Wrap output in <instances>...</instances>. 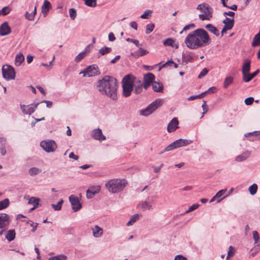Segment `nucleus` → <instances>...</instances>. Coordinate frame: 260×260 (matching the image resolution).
I'll return each instance as SVG.
<instances>
[{
	"label": "nucleus",
	"instance_id": "obj_1",
	"mask_svg": "<svg viewBox=\"0 0 260 260\" xmlns=\"http://www.w3.org/2000/svg\"><path fill=\"white\" fill-rule=\"evenodd\" d=\"M211 39L203 28H198L188 34L184 40L186 46L190 49H197L208 45Z\"/></svg>",
	"mask_w": 260,
	"mask_h": 260
},
{
	"label": "nucleus",
	"instance_id": "obj_2",
	"mask_svg": "<svg viewBox=\"0 0 260 260\" xmlns=\"http://www.w3.org/2000/svg\"><path fill=\"white\" fill-rule=\"evenodd\" d=\"M96 87L102 94L106 95L114 101L117 99L118 85L114 78L109 76H104L98 81Z\"/></svg>",
	"mask_w": 260,
	"mask_h": 260
},
{
	"label": "nucleus",
	"instance_id": "obj_3",
	"mask_svg": "<svg viewBox=\"0 0 260 260\" xmlns=\"http://www.w3.org/2000/svg\"><path fill=\"white\" fill-rule=\"evenodd\" d=\"M128 184L125 179H112L107 181L105 187L112 193H117L122 191Z\"/></svg>",
	"mask_w": 260,
	"mask_h": 260
},
{
	"label": "nucleus",
	"instance_id": "obj_4",
	"mask_svg": "<svg viewBox=\"0 0 260 260\" xmlns=\"http://www.w3.org/2000/svg\"><path fill=\"white\" fill-rule=\"evenodd\" d=\"M197 9L203 12V14L199 15L200 20H210L212 17L213 9L208 4L202 3L197 6Z\"/></svg>",
	"mask_w": 260,
	"mask_h": 260
},
{
	"label": "nucleus",
	"instance_id": "obj_5",
	"mask_svg": "<svg viewBox=\"0 0 260 260\" xmlns=\"http://www.w3.org/2000/svg\"><path fill=\"white\" fill-rule=\"evenodd\" d=\"M164 103V100L157 99L149 105L145 109L140 111V114L143 116H147L152 114L158 107Z\"/></svg>",
	"mask_w": 260,
	"mask_h": 260
},
{
	"label": "nucleus",
	"instance_id": "obj_6",
	"mask_svg": "<svg viewBox=\"0 0 260 260\" xmlns=\"http://www.w3.org/2000/svg\"><path fill=\"white\" fill-rule=\"evenodd\" d=\"M131 78L130 75H127L122 80L123 95L124 97L129 96L134 89V86Z\"/></svg>",
	"mask_w": 260,
	"mask_h": 260
},
{
	"label": "nucleus",
	"instance_id": "obj_7",
	"mask_svg": "<svg viewBox=\"0 0 260 260\" xmlns=\"http://www.w3.org/2000/svg\"><path fill=\"white\" fill-rule=\"evenodd\" d=\"M3 78L7 81L14 80L15 78L16 73L14 69L10 65H4L2 69Z\"/></svg>",
	"mask_w": 260,
	"mask_h": 260
},
{
	"label": "nucleus",
	"instance_id": "obj_8",
	"mask_svg": "<svg viewBox=\"0 0 260 260\" xmlns=\"http://www.w3.org/2000/svg\"><path fill=\"white\" fill-rule=\"evenodd\" d=\"M192 143V141L187 139H180L169 145L165 149V151H170L174 149L188 145Z\"/></svg>",
	"mask_w": 260,
	"mask_h": 260
},
{
	"label": "nucleus",
	"instance_id": "obj_9",
	"mask_svg": "<svg viewBox=\"0 0 260 260\" xmlns=\"http://www.w3.org/2000/svg\"><path fill=\"white\" fill-rule=\"evenodd\" d=\"M41 147L46 152H54L57 148V145L53 140L43 141L40 143Z\"/></svg>",
	"mask_w": 260,
	"mask_h": 260
},
{
	"label": "nucleus",
	"instance_id": "obj_10",
	"mask_svg": "<svg viewBox=\"0 0 260 260\" xmlns=\"http://www.w3.org/2000/svg\"><path fill=\"white\" fill-rule=\"evenodd\" d=\"M79 74H82L84 77L95 76L99 74L98 68L96 65H91L86 68L85 70L81 71Z\"/></svg>",
	"mask_w": 260,
	"mask_h": 260
},
{
	"label": "nucleus",
	"instance_id": "obj_11",
	"mask_svg": "<svg viewBox=\"0 0 260 260\" xmlns=\"http://www.w3.org/2000/svg\"><path fill=\"white\" fill-rule=\"evenodd\" d=\"M69 199L71 204L72 210L74 212L79 211L82 208V204L79 198L75 195L70 196Z\"/></svg>",
	"mask_w": 260,
	"mask_h": 260
},
{
	"label": "nucleus",
	"instance_id": "obj_12",
	"mask_svg": "<svg viewBox=\"0 0 260 260\" xmlns=\"http://www.w3.org/2000/svg\"><path fill=\"white\" fill-rule=\"evenodd\" d=\"M38 105L39 103H37L36 105H20V108L24 114L30 115L35 112Z\"/></svg>",
	"mask_w": 260,
	"mask_h": 260
},
{
	"label": "nucleus",
	"instance_id": "obj_13",
	"mask_svg": "<svg viewBox=\"0 0 260 260\" xmlns=\"http://www.w3.org/2000/svg\"><path fill=\"white\" fill-rule=\"evenodd\" d=\"M155 76L151 73H148L145 74L144 76V88L147 89V88L153 82Z\"/></svg>",
	"mask_w": 260,
	"mask_h": 260
},
{
	"label": "nucleus",
	"instance_id": "obj_14",
	"mask_svg": "<svg viewBox=\"0 0 260 260\" xmlns=\"http://www.w3.org/2000/svg\"><path fill=\"white\" fill-rule=\"evenodd\" d=\"M101 186L99 185L90 186L86 190V197L87 199H91L94 196L100 192Z\"/></svg>",
	"mask_w": 260,
	"mask_h": 260
},
{
	"label": "nucleus",
	"instance_id": "obj_15",
	"mask_svg": "<svg viewBox=\"0 0 260 260\" xmlns=\"http://www.w3.org/2000/svg\"><path fill=\"white\" fill-rule=\"evenodd\" d=\"M10 223V216L6 213H0V229L8 226Z\"/></svg>",
	"mask_w": 260,
	"mask_h": 260
},
{
	"label": "nucleus",
	"instance_id": "obj_16",
	"mask_svg": "<svg viewBox=\"0 0 260 260\" xmlns=\"http://www.w3.org/2000/svg\"><path fill=\"white\" fill-rule=\"evenodd\" d=\"M179 121L176 117L173 118L169 123L167 127V131L169 133L175 131L178 128Z\"/></svg>",
	"mask_w": 260,
	"mask_h": 260
},
{
	"label": "nucleus",
	"instance_id": "obj_17",
	"mask_svg": "<svg viewBox=\"0 0 260 260\" xmlns=\"http://www.w3.org/2000/svg\"><path fill=\"white\" fill-rule=\"evenodd\" d=\"M92 136L94 139L100 141H102L106 139V137L103 135L102 131L100 128H96L93 130Z\"/></svg>",
	"mask_w": 260,
	"mask_h": 260
},
{
	"label": "nucleus",
	"instance_id": "obj_18",
	"mask_svg": "<svg viewBox=\"0 0 260 260\" xmlns=\"http://www.w3.org/2000/svg\"><path fill=\"white\" fill-rule=\"evenodd\" d=\"M11 32V28L7 22H4L0 26V36H4Z\"/></svg>",
	"mask_w": 260,
	"mask_h": 260
},
{
	"label": "nucleus",
	"instance_id": "obj_19",
	"mask_svg": "<svg viewBox=\"0 0 260 260\" xmlns=\"http://www.w3.org/2000/svg\"><path fill=\"white\" fill-rule=\"evenodd\" d=\"M251 60L248 58L244 59V62L242 67V74L249 73L250 71Z\"/></svg>",
	"mask_w": 260,
	"mask_h": 260
},
{
	"label": "nucleus",
	"instance_id": "obj_20",
	"mask_svg": "<svg viewBox=\"0 0 260 260\" xmlns=\"http://www.w3.org/2000/svg\"><path fill=\"white\" fill-rule=\"evenodd\" d=\"M250 151H246L244 152L242 154L236 156L235 158V161L238 162L244 161L247 159L250 156Z\"/></svg>",
	"mask_w": 260,
	"mask_h": 260
},
{
	"label": "nucleus",
	"instance_id": "obj_21",
	"mask_svg": "<svg viewBox=\"0 0 260 260\" xmlns=\"http://www.w3.org/2000/svg\"><path fill=\"white\" fill-rule=\"evenodd\" d=\"M93 236L95 238H100L103 234V230L99 225H96L92 228Z\"/></svg>",
	"mask_w": 260,
	"mask_h": 260
},
{
	"label": "nucleus",
	"instance_id": "obj_22",
	"mask_svg": "<svg viewBox=\"0 0 260 260\" xmlns=\"http://www.w3.org/2000/svg\"><path fill=\"white\" fill-rule=\"evenodd\" d=\"M234 18L231 19L226 17L225 19L223 21V23L224 24V27H226L228 29H232L234 26Z\"/></svg>",
	"mask_w": 260,
	"mask_h": 260
},
{
	"label": "nucleus",
	"instance_id": "obj_23",
	"mask_svg": "<svg viewBox=\"0 0 260 260\" xmlns=\"http://www.w3.org/2000/svg\"><path fill=\"white\" fill-rule=\"evenodd\" d=\"M148 53V51L140 47L139 49L131 53V55L136 58L143 56Z\"/></svg>",
	"mask_w": 260,
	"mask_h": 260
},
{
	"label": "nucleus",
	"instance_id": "obj_24",
	"mask_svg": "<svg viewBox=\"0 0 260 260\" xmlns=\"http://www.w3.org/2000/svg\"><path fill=\"white\" fill-rule=\"evenodd\" d=\"M51 8V5L50 3L47 0H45L41 8L42 13L44 15H46Z\"/></svg>",
	"mask_w": 260,
	"mask_h": 260
},
{
	"label": "nucleus",
	"instance_id": "obj_25",
	"mask_svg": "<svg viewBox=\"0 0 260 260\" xmlns=\"http://www.w3.org/2000/svg\"><path fill=\"white\" fill-rule=\"evenodd\" d=\"M16 237V232L14 230H8L6 235L5 238L9 241L11 242L14 240Z\"/></svg>",
	"mask_w": 260,
	"mask_h": 260
},
{
	"label": "nucleus",
	"instance_id": "obj_26",
	"mask_svg": "<svg viewBox=\"0 0 260 260\" xmlns=\"http://www.w3.org/2000/svg\"><path fill=\"white\" fill-rule=\"evenodd\" d=\"M7 140L4 138H0V154L4 156L6 153V150L5 149V145L6 144Z\"/></svg>",
	"mask_w": 260,
	"mask_h": 260
},
{
	"label": "nucleus",
	"instance_id": "obj_27",
	"mask_svg": "<svg viewBox=\"0 0 260 260\" xmlns=\"http://www.w3.org/2000/svg\"><path fill=\"white\" fill-rule=\"evenodd\" d=\"M206 29H207L209 31L213 34L216 36H218L219 35V30L217 28L213 26L211 24H208L205 26Z\"/></svg>",
	"mask_w": 260,
	"mask_h": 260
},
{
	"label": "nucleus",
	"instance_id": "obj_28",
	"mask_svg": "<svg viewBox=\"0 0 260 260\" xmlns=\"http://www.w3.org/2000/svg\"><path fill=\"white\" fill-rule=\"evenodd\" d=\"M152 86L153 90L155 92H162L163 90L164 86L160 82H153Z\"/></svg>",
	"mask_w": 260,
	"mask_h": 260
},
{
	"label": "nucleus",
	"instance_id": "obj_29",
	"mask_svg": "<svg viewBox=\"0 0 260 260\" xmlns=\"http://www.w3.org/2000/svg\"><path fill=\"white\" fill-rule=\"evenodd\" d=\"M141 208L145 210H150L153 209L152 203L147 201L142 202L140 205Z\"/></svg>",
	"mask_w": 260,
	"mask_h": 260
},
{
	"label": "nucleus",
	"instance_id": "obj_30",
	"mask_svg": "<svg viewBox=\"0 0 260 260\" xmlns=\"http://www.w3.org/2000/svg\"><path fill=\"white\" fill-rule=\"evenodd\" d=\"M24 55L21 53H19L17 54L15 57V65L17 67L20 66L21 64V63L24 61Z\"/></svg>",
	"mask_w": 260,
	"mask_h": 260
},
{
	"label": "nucleus",
	"instance_id": "obj_31",
	"mask_svg": "<svg viewBox=\"0 0 260 260\" xmlns=\"http://www.w3.org/2000/svg\"><path fill=\"white\" fill-rule=\"evenodd\" d=\"M251 45L252 47L260 46V29L259 32L254 37Z\"/></svg>",
	"mask_w": 260,
	"mask_h": 260
},
{
	"label": "nucleus",
	"instance_id": "obj_32",
	"mask_svg": "<svg viewBox=\"0 0 260 260\" xmlns=\"http://www.w3.org/2000/svg\"><path fill=\"white\" fill-rule=\"evenodd\" d=\"M139 219V215L135 214L133 215L129 219V220L127 222V226H131L134 224Z\"/></svg>",
	"mask_w": 260,
	"mask_h": 260
},
{
	"label": "nucleus",
	"instance_id": "obj_33",
	"mask_svg": "<svg viewBox=\"0 0 260 260\" xmlns=\"http://www.w3.org/2000/svg\"><path fill=\"white\" fill-rule=\"evenodd\" d=\"M40 199L35 197H31L29 199L28 203L34 206L33 209L37 208L39 205Z\"/></svg>",
	"mask_w": 260,
	"mask_h": 260
},
{
	"label": "nucleus",
	"instance_id": "obj_34",
	"mask_svg": "<svg viewBox=\"0 0 260 260\" xmlns=\"http://www.w3.org/2000/svg\"><path fill=\"white\" fill-rule=\"evenodd\" d=\"M84 4L87 7L94 8L96 6L97 0H83Z\"/></svg>",
	"mask_w": 260,
	"mask_h": 260
},
{
	"label": "nucleus",
	"instance_id": "obj_35",
	"mask_svg": "<svg viewBox=\"0 0 260 260\" xmlns=\"http://www.w3.org/2000/svg\"><path fill=\"white\" fill-rule=\"evenodd\" d=\"M253 238L254 240V244H257V246H260V237L258 232L256 231H254L252 232Z\"/></svg>",
	"mask_w": 260,
	"mask_h": 260
},
{
	"label": "nucleus",
	"instance_id": "obj_36",
	"mask_svg": "<svg viewBox=\"0 0 260 260\" xmlns=\"http://www.w3.org/2000/svg\"><path fill=\"white\" fill-rule=\"evenodd\" d=\"M10 204V201L8 199H5L0 201V210L7 208Z\"/></svg>",
	"mask_w": 260,
	"mask_h": 260
},
{
	"label": "nucleus",
	"instance_id": "obj_37",
	"mask_svg": "<svg viewBox=\"0 0 260 260\" xmlns=\"http://www.w3.org/2000/svg\"><path fill=\"white\" fill-rule=\"evenodd\" d=\"M182 60L184 62L188 63L192 62L193 60V57L190 54H183L182 56Z\"/></svg>",
	"mask_w": 260,
	"mask_h": 260
},
{
	"label": "nucleus",
	"instance_id": "obj_38",
	"mask_svg": "<svg viewBox=\"0 0 260 260\" xmlns=\"http://www.w3.org/2000/svg\"><path fill=\"white\" fill-rule=\"evenodd\" d=\"M36 7H35L34 11L32 12H31V13H29L28 12H26L25 17L27 20H28L29 21H31L32 20H34V17L36 15Z\"/></svg>",
	"mask_w": 260,
	"mask_h": 260
},
{
	"label": "nucleus",
	"instance_id": "obj_39",
	"mask_svg": "<svg viewBox=\"0 0 260 260\" xmlns=\"http://www.w3.org/2000/svg\"><path fill=\"white\" fill-rule=\"evenodd\" d=\"M233 82V78L229 76L224 79L223 82V87L224 88H226L230 84H231Z\"/></svg>",
	"mask_w": 260,
	"mask_h": 260
},
{
	"label": "nucleus",
	"instance_id": "obj_40",
	"mask_svg": "<svg viewBox=\"0 0 260 260\" xmlns=\"http://www.w3.org/2000/svg\"><path fill=\"white\" fill-rule=\"evenodd\" d=\"M152 13V11L151 10H146L144 13L140 16V18L142 19H149L151 16Z\"/></svg>",
	"mask_w": 260,
	"mask_h": 260
},
{
	"label": "nucleus",
	"instance_id": "obj_41",
	"mask_svg": "<svg viewBox=\"0 0 260 260\" xmlns=\"http://www.w3.org/2000/svg\"><path fill=\"white\" fill-rule=\"evenodd\" d=\"M112 50L111 48L105 46L99 50V53L104 55L106 54L110 53Z\"/></svg>",
	"mask_w": 260,
	"mask_h": 260
},
{
	"label": "nucleus",
	"instance_id": "obj_42",
	"mask_svg": "<svg viewBox=\"0 0 260 260\" xmlns=\"http://www.w3.org/2000/svg\"><path fill=\"white\" fill-rule=\"evenodd\" d=\"M67 257L63 254H60L54 256L50 257L49 260H66Z\"/></svg>",
	"mask_w": 260,
	"mask_h": 260
},
{
	"label": "nucleus",
	"instance_id": "obj_43",
	"mask_svg": "<svg viewBox=\"0 0 260 260\" xmlns=\"http://www.w3.org/2000/svg\"><path fill=\"white\" fill-rule=\"evenodd\" d=\"M257 190V185L256 184L254 183L250 186L248 190L251 195H254L256 193Z\"/></svg>",
	"mask_w": 260,
	"mask_h": 260
},
{
	"label": "nucleus",
	"instance_id": "obj_44",
	"mask_svg": "<svg viewBox=\"0 0 260 260\" xmlns=\"http://www.w3.org/2000/svg\"><path fill=\"white\" fill-rule=\"evenodd\" d=\"M41 172V170L37 168L33 167L31 168L28 170V173L30 175L34 176L38 174Z\"/></svg>",
	"mask_w": 260,
	"mask_h": 260
},
{
	"label": "nucleus",
	"instance_id": "obj_45",
	"mask_svg": "<svg viewBox=\"0 0 260 260\" xmlns=\"http://www.w3.org/2000/svg\"><path fill=\"white\" fill-rule=\"evenodd\" d=\"M63 201L60 200L56 205L51 204V207L56 211H59L61 209Z\"/></svg>",
	"mask_w": 260,
	"mask_h": 260
},
{
	"label": "nucleus",
	"instance_id": "obj_46",
	"mask_svg": "<svg viewBox=\"0 0 260 260\" xmlns=\"http://www.w3.org/2000/svg\"><path fill=\"white\" fill-rule=\"evenodd\" d=\"M174 41L171 38H168L163 41V44L166 46L174 47Z\"/></svg>",
	"mask_w": 260,
	"mask_h": 260
},
{
	"label": "nucleus",
	"instance_id": "obj_47",
	"mask_svg": "<svg viewBox=\"0 0 260 260\" xmlns=\"http://www.w3.org/2000/svg\"><path fill=\"white\" fill-rule=\"evenodd\" d=\"M143 87H144V84H136L134 85V88L135 89V92L136 94L140 93L143 90Z\"/></svg>",
	"mask_w": 260,
	"mask_h": 260
},
{
	"label": "nucleus",
	"instance_id": "obj_48",
	"mask_svg": "<svg viewBox=\"0 0 260 260\" xmlns=\"http://www.w3.org/2000/svg\"><path fill=\"white\" fill-rule=\"evenodd\" d=\"M252 79L253 78L251 77L250 73L242 74V79L245 82H248Z\"/></svg>",
	"mask_w": 260,
	"mask_h": 260
},
{
	"label": "nucleus",
	"instance_id": "obj_49",
	"mask_svg": "<svg viewBox=\"0 0 260 260\" xmlns=\"http://www.w3.org/2000/svg\"><path fill=\"white\" fill-rule=\"evenodd\" d=\"M86 55L85 52H82L78 54L75 58V61L76 62H80Z\"/></svg>",
	"mask_w": 260,
	"mask_h": 260
},
{
	"label": "nucleus",
	"instance_id": "obj_50",
	"mask_svg": "<svg viewBox=\"0 0 260 260\" xmlns=\"http://www.w3.org/2000/svg\"><path fill=\"white\" fill-rule=\"evenodd\" d=\"M130 77H131V80H132V84L133 85L136 84H143L142 81L138 78L135 77L131 75H130Z\"/></svg>",
	"mask_w": 260,
	"mask_h": 260
},
{
	"label": "nucleus",
	"instance_id": "obj_51",
	"mask_svg": "<svg viewBox=\"0 0 260 260\" xmlns=\"http://www.w3.org/2000/svg\"><path fill=\"white\" fill-rule=\"evenodd\" d=\"M248 136H252L255 137V139H260V131H255L252 133H247L245 135V137Z\"/></svg>",
	"mask_w": 260,
	"mask_h": 260
},
{
	"label": "nucleus",
	"instance_id": "obj_52",
	"mask_svg": "<svg viewBox=\"0 0 260 260\" xmlns=\"http://www.w3.org/2000/svg\"><path fill=\"white\" fill-rule=\"evenodd\" d=\"M154 28V25L152 23L148 24L146 26V33L148 34L152 32Z\"/></svg>",
	"mask_w": 260,
	"mask_h": 260
},
{
	"label": "nucleus",
	"instance_id": "obj_53",
	"mask_svg": "<svg viewBox=\"0 0 260 260\" xmlns=\"http://www.w3.org/2000/svg\"><path fill=\"white\" fill-rule=\"evenodd\" d=\"M70 16L72 20H74L77 16L76 10L74 8L69 9Z\"/></svg>",
	"mask_w": 260,
	"mask_h": 260
},
{
	"label": "nucleus",
	"instance_id": "obj_54",
	"mask_svg": "<svg viewBox=\"0 0 260 260\" xmlns=\"http://www.w3.org/2000/svg\"><path fill=\"white\" fill-rule=\"evenodd\" d=\"M195 26H196L194 23H190L188 25H186L183 27L182 30L180 31V34H182L184 31H186L190 29L194 28L195 27Z\"/></svg>",
	"mask_w": 260,
	"mask_h": 260
},
{
	"label": "nucleus",
	"instance_id": "obj_55",
	"mask_svg": "<svg viewBox=\"0 0 260 260\" xmlns=\"http://www.w3.org/2000/svg\"><path fill=\"white\" fill-rule=\"evenodd\" d=\"M235 252V250L234 247L232 246H230L229 248V250L228 252V255L226 257V259H228L229 257L234 255Z\"/></svg>",
	"mask_w": 260,
	"mask_h": 260
},
{
	"label": "nucleus",
	"instance_id": "obj_56",
	"mask_svg": "<svg viewBox=\"0 0 260 260\" xmlns=\"http://www.w3.org/2000/svg\"><path fill=\"white\" fill-rule=\"evenodd\" d=\"M199 206V205L198 204H193L186 211L185 213H188L190 212L193 211V210L197 209Z\"/></svg>",
	"mask_w": 260,
	"mask_h": 260
},
{
	"label": "nucleus",
	"instance_id": "obj_57",
	"mask_svg": "<svg viewBox=\"0 0 260 260\" xmlns=\"http://www.w3.org/2000/svg\"><path fill=\"white\" fill-rule=\"evenodd\" d=\"M1 13L3 15H6L10 12V9L8 7H5L1 10Z\"/></svg>",
	"mask_w": 260,
	"mask_h": 260
},
{
	"label": "nucleus",
	"instance_id": "obj_58",
	"mask_svg": "<svg viewBox=\"0 0 260 260\" xmlns=\"http://www.w3.org/2000/svg\"><path fill=\"white\" fill-rule=\"evenodd\" d=\"M173 63H174V62L173 60H169L167 62H166L165 63H164L163 64H162L161 66H160L159 67V70H160L162 68H165V67H167L169 66H171L172 65H173Z\"/></svg>",
	"mask_w": 260,
	"mask_h": 260
},
{
	"label": "nucleus",
	"instance_id": "obj_59",
	"mask_svg": "<svg viewBox=\"0 0 260 260\" xmlns=\"http://www.w3.org/2000/svg\"><path fill=\"white\" fill-rule=\"evenodd\" d=\"M253 101H254L253 98H252V97H249V98H246L245 100V104L246 105L249 106V105H251L253 103Z\"/></svg>",
	"mask_w": 260,
	"mask_h": 260
},
{
	"label": "nucleus",
	"instance_id": "obj_60",
	"mask_svg": "<svg viewBox=\"0 0 260 260\" xmlns=\"http://www.w3.org/2000/svg\"><path fill=\"white\" fill-rule=\"evenodd\" d=\"M208 70L206 68L203 69V70L201 71V72L199 75L198 78L200 79L203 78L208 73Z\"/></svg>",
	"mask_w": 260,
	"mask_h": 260
},
{
	"label": "nucleus",
	"instance_id": "obj_61",
	"mask_svg": "<svg viewBox=\"0 0 260 260\" xmlns=\"http://www.w3.org/2000/svg\"><path fill=\"white\" fill-rule=\"evenodd\" d=\"M226 191V189H222V190H219L215 195V197H216L217 199L219 198L220 197L222 196Z\"/></svg>",
	"mask_w": 260,
	"mask_h": 260
},
{
	"label": "nucleus",
	"instance_id": "obj_62",
	"mask_svg": "<svg viewBox=\"0 0 260 260\" xmlns=\"http://www.w3.org/2000/svg\"><path fill=\"white\" fill-rule=\"evenodd\" d=\"M217 89L216 87L213 86L209 88L207 91H206L207 94L213 93L217 91Z\"/></svg>",
	"mask_w": 260,
	"mask_h": 260
},
{
	"label": "nucleus",
	"instance_id": "obj_63",
	"mask_svg": "<svg viewBox=\"0 0 260 260\" xmlns=\"http://www.w3.org/2000/svg\"><path fill=\"white\" fill-rule=\"evenodd\" d=\"M126 40L127 42H131L132 43H133L137 46H139V45H140L139 41L138 40H137L132 39H131V38H127L126 39Z\"/></svg>",
	"mask_w": 260,
	"mask_h": 260
},
{
	"label": "nucleus",
	"instance_id": "obj_64",
	"mask_svg": "<svg viewBox=\"0 0 260 260\" xmlns=\"http://www.w3.org/2000/svg\"><path fill=\"white\" fill-rule=\"evenodd\" d=\"M174 260H187V258L182 255H176Z\"/></svg>",
	"mask_w": 260,
	"mask_h": 260
}]
</instances>
